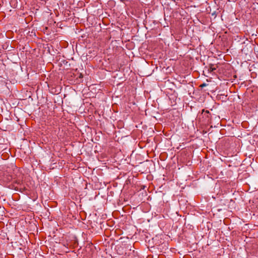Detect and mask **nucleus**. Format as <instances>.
Returning <instances> with one entry per match:
<instances>
[{
	"label": "nucleus",
	"mask_w": 258,
	"mask_h": 258,
	"mask_svg": "<svg viewBox=\"0 0 258 258\" xmlns=\"http://www.w3.org/2000/svg\"><path fill=\"white\" fill-rule=\"evenodd\" d=\"M205 70H207V71L209 73H212L216 70V68L214 66V64H211L208 67H206Z\"/></svg>",
	"instance_id": "2"
},
{
	"label": "nucleus",
	"mask_w": 258,
	"mask_h": 258,
	"mask_svg": "<svg viewBox=\"0 0 258 258\" xmlns=\"http://www.w3.org/2000/svg\"><path fill=\"white\" fill-rule=\"evenodd\" d=\"M209 111L207 110L205 111L204 109H203L202 112L198 115L197 118L200 120V121L204 123L205 120L209 118Z\"/></svg>",
	"instance_id": "1"
}]
</instances>
